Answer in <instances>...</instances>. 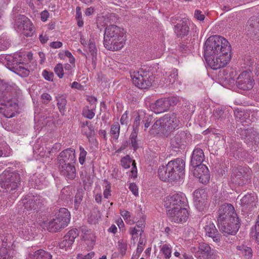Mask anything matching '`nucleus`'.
Returning a JSON list of instances; mask_svg holds the SVG:
<instances>
[{
    "label": "nucleus",
    "mask_w": 259,
    "mask_h": 259,
    "mask_svg": "<svg viewBox=\"0 0 259 259\" xmlns=\"http://www.w3.org/2000/svg\"><path fill=\"white\" fill-rule=\"evenodd\" d=\"M231 47L229 42L220 35L208 37L204 45V57L213 70L224 67L231 59Z\"/></svg>",
    "instance_id": "1"
},
{
    "label": "nucleus",
    "mask_w": 259,
    "mask_h": 259,
    "mask_svg": "<svg viewBox=\"0 0 259 259\" xmlns=\"http://www.w3.org/2000/svg\"><path fill=\"white\" fill-rule=\"evenodd\" d=\"M217 213L220 230L224 235H235L240 223L234 206L230 203H224L220 206Z\"/></svg>",
    "instance_id": "2"
},
{
    "label": "nucleus",
    "mask_w": 259,
    "mask_h": 259,
    "mask_svg": "<svg viewBox=\"0 0 259 259\" xmlns=\"http://www.w3.org/2000/svg\"><path fill=\"white\" fill-rule=\"evenodd\" d=\"M124 30L115 25L107 26L104 31V45L109 51H116L121 49L125 41Z\"/></svg>",
    "instance_id": "3"
},
{
    "label": "nucleus",
    "mask_w": 259,
    "mask_h": 259,
    "mask_svg": "<svg viewBox=\"0 0 259 259\" xmlns=\"http://www.w3.org/2000/svg\"><path fill=\"white\" fill-rule=\"evenodd\" d=\"M185 162L182 158H178L171 160L166 166H159L158 175L164 181H175L182 177L185 172Z\"/></svg>",
    "instance_id": "4"
},
{
    "label": "nucleus",
    "mask_w": 259,
    "mask_h": 259,
    "mask_svg": "<svg viewBox=\"0 0 259 259\" xmlns=\"http://www.w3.org/2000/svg\"><path fill=\"white\" fill-rule=\"evenodd\" d=\"M70 214L66 208H60L56 212L55 218L45 224L50 232H57L66 227L70 222Z\"/></svg>",
    "instance_id": "5"
},
{
    "label": "nucleus",
    "mask_w": 259,
    "mask_h": 259,
    "mask_svg": "<svg viewBox=\"0 0 259 259\" xmlns=\"http://www.w3.org/2000/svg\"><path fill=\"white\" fill-rule=\"evenodd\" d=\"M45 199L40 195H26L19 202L27 211H38L44 205Z\"/></svg>",
    "instance_id": "6"
},
{
    "label": "nucleus",
    "mask_w": 259,
    "mask_h": 259,
    "mask_svg": "<svg viewBox=\"0 0 259 259\" xmlns=\"http://www.w3.org/2000/svg\"><path fill=\"white\" fill-rule=\"evenodd\" d=\"M178 102V99L175 97L160 98L151 104L150 108L155 113H161L168 110L170 106H175Z\"/></svg>",
    "instance_id": "7"
},
{
    "label": "nucleus",
    "mask_w": 259,
    "mask_h": 259,
    "mask_svg": "<svg viewBox=\"0 0 259 259\" xmlns=\"http://www.w3.org/2000/svg\"><path fill=\"white\" fill-rule=\"evenodd\" d=\"M19 176L16 174H13L8 171H4L0 175V185L2 188L6 190L7 192L15 194L13 191L18 187L17 182L14 180Z\"/></svg>",
    "instance_id": "8"
},
{
    "label": "nucleus",
    "mask_w": 259,
    "mask_h": 259,
    "mask_svg": "<svg viewBox=\"0 0 259 259\" xmlns=\"http://www.w3.org/2000/svg\"><path fill=\"white\" fill-rule=\"evenodd\" d=\"M5 89L6 91L7 94H4L2 105L5 106L8 110L12 112L10 115H5L7 117H12L14 116V111H15L18 107V101L16 98L12 97L10 95H8V91L9 87L6 84H3L0 82V92H4L3 90Z\"/></svg>",
    "instance_id": "9"
},
{
    "label": "nucleus",
    "mask_w": 259,
    "mask_h": 259,
    "mask_svg": "<svg viewBox=\"0 0 259 259\" xmlns=\"http://www.w3.org/2000/svg\"><path fill=\"white\" fill-rule=\"evenodd\" d=\"M164 125V136L168 137L175 130L178 128L181 123L179 118L175 113H169L161 117Z\"/></svg>",
    "instance_id": "10"
},
{
    "label": "nucleus",
    "mask_w": 259,
    "mask_h": 259,
    "mask_svg": "<svg viewBox=\"0 0 259 259\" xmlns=\"http://www.w3.org/2000/svg\"><path fill=\"white\" fill-rule=\"evenodd\" d=\"M142 70L131 73V77L136 86L141 89H145L152 84V79L147 73H143Z\"/></svg>",
    "instance_id": "11"
},
{
    "label": "nucleus",
    "mask_w": 259,
    "mask_h": 259,
    "mask_svg": "<svg viewBox=\"0 0 259 259\" xmlns=\"http://www.w3.org/2000/svg\"><path fill=\"white\" fill-rule=\"evenodd\" d=\"M246 170L247 168L241 166L233 168L231 176V183L238 186H242L245 184L248 179Z\"/></svg>",
    "instance_id": "12"
},
{
    "label": "nucleus",
    "mask_w": 259,
    "mask_h": 259,
    "mask_svg": "<svg viewBox=\"0 0 259 259\" xmlns=\"http://www.w3.org/2000/svg\"><path fill=\"white\" fill-rule=\"evenodd\" d=\"M15 25L19 30L22 31L23 34L26 37L33 34L34 26L30 20L24 15H20L17 17Z\"/></svg>",
    "instance_id": "13"
},
{
    "label": "nucleus",
    "mask_w": 259,
    "mask_h": 259,
    "mask_svg": "<svg viewBox=\"0 0 259 259\" xmlns=\"http://www.w3.org/2000/svg\"><path fill=\"white\" fill-rule=\"evenodd\" d=\"M167 214L171 222L176 223L186 222L189 217L188 211L185 207L167 209Z\"/></svg>",
    "instance_id": "14"
},
{
    "label": "nucleus",
    "mask_w": 259,
    "mask_h": 259,
    "mask_svg": "<svg viewBox=\"0 0 259 259\" xmlns=\"http://www.w3.org/2000/svg\"><path fill=\"white\" fill-rule=\"evenodd\" d=\"M201 222L205 235L211 237L213 241L219 242L221 240V235L217 229L212 220L207 217L202 219Z\"/></svg>",
    "instance_id": "15"
},
{
    "label": "nucleus",
    "mask_w": 259,
    "mask_h": 259,
    "mask_svg": "<svg viewBox=\"0 0 259 259\" xmlns=\"http://www.w3.org/2000/svg\"><path fill=\"white\" fill-rule=\"evenodd\" d=\"M254 84V80L251 72L247 71L241 72L236 81L237 87L244 91L252 89Z\"/></svg>",
    "instance_id": "16"
},
{
    "label": "nucleus",
    "mask_w": 259,
    "mask_h": 259,
    "mask_svg": "<svg viewBox=\"0 0 259 259\" xmlns=\"http://www.w3.org/2000/svg\"><path fill=\"white\" fill-rule=\"evenodd\" d=\"M187 199L183 193L175 194L166 198L165 206L167 209L173 208L185 207L187 206Z\"/></svg>",
    "instance_id": "17"
},
{
    "label": "nucleus",
    "mask_w": 259,
    "mask_h": 259,
    "mask_svg": "<svg viewBox=\"0 0 259 259\" xmlns=\"http://www.w3.org/2000/svg\"><path fill=\"white\" fill-rule=\"evenodd\" d=\"M247 36L253 40L259 39V18L251 17L246 26Z\"/></svg>",
    "instance_id": "18"
},
{
    "label": "nucleus",
    "mask_w": 259,
    "mask_h": 259,
    "mask_svg": "<svg viewBox=\"0 0 259 259\" xmlns=\"http://www.w3.org/2000/svg\"><path fill=\"white\" fill-rule=\"evenodd\" d=\"M193 173L194 177L197 178L201 183L207 184L210 179L208 168L205 164L193 166Z\"/></svg>",
    "instance_id": "19"
},
{
    "label": "nucleus",
    "mask_w": 259,
    "mask_h": 259,
    "mask_svg": "<svg viewBox=\"0 0 259 259\" xmlns=\"http://www.w3.org/2000/svg\"><path fill=\"white\" fill-rule=\"evenodd\" d=\"M75 150L73 148H68L62 151L57 157L58 165L75 163Z\"/></svg>",
    "instance_id": "20"
},
{
    "label": "nucleus",
    "mask_w": 259,
    "mask_h": 259,
    "mask_svg": "<svg viewBox=\"0 0 259 259\" xmlns=\"http://www.w3.org/2000/svg\"><path fill=\"white\" fill-rule=\"evenodd\" d=\"M189 141V134L184 131H179L170 139L171 146L176 148H179L185 145Z\"/></svg>",
    "instance_id": "21"
},
{
    "label": "nucleus",
    "mask_w": 259,
    "mask_h": 259,
    "mask_svg": "<svg viewBox=\"0 0 259 259\" xmlns=\"http://www.w3.org/2000/svg\"><path fill=\"white\" fill-rule=\"evenodd\" d=\"M10 63L11 62L8 63V68L12 71L23 77L29 75V70L23 66V62L15 60L11 64Z\"/></svg>",
    "instance_id": "22"
},
{
    "label": "nucleus",
    "mask_w": 259,
    "mask_h": 259,
    "mask_svg": "<svg viewBox=\"0 0 259 259\" xmlns=\"http://www.w3.org/2000/svg\"><path fill=\"white\" fill-rule=\"evenodd\" d=\"M256 196L252 193H247L245 195L240 199V205L242 207V210L247 212L251 210L255 206V201L256 200Z\"/></svg>",
    "instance_id": "23"
},
{
    "label": "nucleus",
    "mask_w": 259,
    "mask_h": 259,
    "mask_svg": "<svg viewBox=\"0 0 259 259\" xmlns=\"http://www.w3.org/2000/svg\"><path fill=\"white\" fill-rule=\"evenodd\" d=\"M73 164L58 165V168L61 175L67 179L73 180L76 177V168Z\"/></svg>",
    "instance_id": "24"
},
{
    "label": "nucleus",
    "mask_w": 259,
    "mask_h": 259,
    "mask_svg": "<svg viewBox=\"0 0 259 259\" xmlns=\"http://www.w3.org/2000/svg\"><path fill=\"white\" fill-rule=\"evenodd\" d=\"M213 254V250L211 249L210 246L205 243L199 244L198 250L196 252V256L200 259H208Z\"/></svg>",
    "instance_id": "25"
},
{
    "label": "nucleus",
    "mask_w": 259,
    "mask_h": 259,
    "mask_svg": "<svg viewBox=\"0 0 259 259\" xmlns=\"http://www.w3.org/2000/svg\"><path fill=\"white\" fill-rule=\"evenodd\" d=\"M230 152L236 159L240 160L245 159L247 154V151L243 149L241 144L238 142L231 143Z\"/></svg>",
    "instance_id": "26"
},
{
    "label": "nucleus",
    "mask_w": 259,
    "mask_h": 259,
    "mask_svg": "<svg viewBox=\"0 0 259 259\" xmlns=\"http://www.w3.org/2000/svg\"><path fill=\"white\" fill-rule=\"evenodd\" d=\"M188 20L183 18L177 23L174 26V31L178 37H184L188 34L189 27L188 24Z\"/></svg>",
    "instance_id": "27"
},
{
    "label": "nucleus",
    "mask_w": 259,
    "mask_h": 259,
    "mask_svg": "<svg viewBox=\"0 0 259 259\" xmlns=\"http://www.w3.org/2000/svg\"><path fill=\"white\" fill-rule=\"evenodd\" d=\"M239 134L247 144H252L256 137V133L252 128H240Z\"/></svg>",
    "instance_id": "28"
},
{
    "label": "nucleus",
    "mask_w": 259,
    "mask_h": 259,
    "mask_svg": "<svg viewBox=\"0 0 259 259\" xmlns=\"http://www.w3.org/2000/svg\"><path fill=\"white\" fill-rule=\"evenodd\" d=\"M204 158L203 151L200 148L196 147L192 154L191 164L192 166L203 164L202 163Z\"/></svg>",
    "instance_id": "29"
},
{
    "label": "nucleus",
    "mask_w": 259,
    "mask_h": 259,
    "mask_svg": "<svg viewBox=\"0 0 259 259\" xmlns=\"http://www.w3.org/2000/svg\"><path fill=\"white\" fill-rule=\"evenodd\" d=\"M238 254L242 256L243 259H251L252 257V249L245 244H241L236 246Z\"/></svg>",
    "instance_id": "30"
},
{
    "label": "nucleus",
    "mask_w": 259,
    "mask_h": 259,
    "mask_svg": "<svg viewBox=\"0 0 259 259\" xmlns=\"http://www.w3.org/2000/svg\"><path fill=\"white\" fill-rule=\"evenodd\" d=\"M52 255L42 249L35 251L33 254H29L26 259H52Z\"/></svg>",
    "instance_id": "31"
},
{
    "label": "nucleus",
    "mask_w": 259,
    "mask_h": 259,
    "mask_svg": "<svg viewBox=\"0 0 259 259\" xmlns=\"http://www.w3.org/2000/svg\"><path fill=\"white\" fill-rule=\"evenodd\" d=\"M166 78H165L167 85L172 84L178 80V70L175 68L172 69L168 73H166Z\"/></svg>",
    "instance_id": "32"
},
{
    "label": "nucleus",
    "mask_w": 259,
    "mask_h": 259,
    "mask_svg": "<svg viewBox=\"0 0 259 259\" xmlns=\"http://www.w3.org/2000/svg\"><path fill=\"white\" fill-rule=\"evenodd\" d=\"M150 131L152 134L161 133L164 136L165 130H164V125L161 118L155 122L152 125Z\"/></svg>",
    "instance_id": "33"
},
{
    "label": "nucleus",
    "mask_w": 259,
    "mask_h": 259,
    "mask_svg": "<svg viewBox=\"0 0 259 259\" xmlns=\"http://www.w3.org/2000/svg\"><path fill=\"white\" fill-rule=\"evenodd\" d=\"M145 121V113L143 111H138L133 124V129L139 130V127L141 123L144 122Z\"/></svg>",
    "instance_id": "34"
},
{
    "label": "nucleus",
    "mask_w": 259,
    "mask_h": 259,
    "mask_svg": "<svg viewBox=\"0 0 259 259\" xmlns=\"http://www.w3.org/2000/svg\"><path fill=\"white\" fill-rule=\"evenodd\" d=\"M6 243L0 241V259H13L10 255L11 250L6 248Z\"/></svg>",
    "instance_id": "35"
},
{
    "label": "nucleus",
    "mask_w": 259,
    "mask_h": 259,
    "mask_svg": "<svg viewBox=\"0 0 259 259\" xmlns=\"http://www.w3.org/2000/svg\"><path fill=\"white\" fill-rule=\"evenodd\" d=\"M84 191L82 189H78L74 198V208L76 210L78 209L83 197Z\"/></svg>",
    "instance_id": "36"
},
{
    "label": "nucleus",
    "mask_w": 259,
    "mask_h": 259,
    "mask_svg": "<svg viewBox=\"0 0 259 259\" xmlns=\"http://www.w3.org/2000/svg\"><path fill=\"white\" fill-rule=\"evenodd\" d=\"M120 125L118 122H114L110 129V135L114 139L117 140L119 136Z\"/></svg>",
    "instance_id": "37"
},
{
    "label": "nucleus",
    "mask_w": 259,
    "mask_h": 259,
    "mask_svg": "<svg viewBox=\"0 0 259 259\" xmlns=\"http://www.w3.org/2000/svg\"><path fill=\"white\" fill-rule=\"evenodd\" d=\"M78 235L79 231L77 229L75 228L69 231L65 236L68 240V241L70 242V243L72 245L74 242V239L78 236Z\"/></svg>",
    "instance_id": "38"
},
{
    "label": "nucleus",
    "mask_w": 259,
    "mask_h": 259,
    "mask_svg": "<svg viewBox=\"0 0 259 259\" xmlns=\"http://www.w3.org/2000/svg\"><path fill=\"white\" fill-rule=\"evenodd\" d=\"M194 203L196 208L199 211H203L207 208V198L195 200Z\"/></svg>",
    "instance_id": "39"
},
{
    "label": "nucleus",
    "mask_w": 259,
    "mask_h": 259,
    "mask_svg": "<svg viewBox=\"0 0 259 259\" xmlns=\"http://www.w3.org/2000/svg\"><path fill=\"white\" fill-rule=\"evenodd\" d=\"M57 105L61 113H63L65 110L67 101L64 96H61L57 98Z\"/></svg>",
    "instance_id": "40"
},
{
    "label": "nucleus",
    "mask_w": 259,
    "mask_h": 259,
    "mask_svg": "<svg viewBox=\"0 0 259 259\" xmlns=\"http://www.w3.org/2000/svg\"><path fill=\"white\" fill-rule=\"evenodd\" d=\"M95 109H93L92 108H91L89 106H86L83 109L82 115L88 119H92L95 116Z\"/></svg>",
    "instance_id": "41"
},
{
    "label": "nucleus",
    "mask_w": 259,
    "mask_h": 259,
    "mask_svg": "<svg viewBox=\"0 0 259 259\" xmlns=\"http://www.w3.org/2000/svg\"><path fill=\"white\" fill-rule=\"evenodd\" d=\"M89 50L92 57V62H95L97 59V49L95 44L91 40L89 43Z\"/></svg>",
    "instance_id": "42"
},
{
    "label": "nucleus",
    "mask_w": 259,
    "mask_h": 259,
    "mask_svg": "<svg viewBox=\"0 0 259 259\" xmlns=\"http://www.w3.org/2000/svg\"><path fill=\"white\" fill-rule=\"evenodd\" d=\"M147 240L145 237L141 236L139 239V241L138 244V246L137 248V252L136 255L138 256V257L140 256L142 252L144 249V246L146 243Z\"/></svg>",
    "instance_id": "43"
},
{
    "label": "nucleus",
    "mask_w": 259,
    "mask_h": 259,
    "mask_svg": "<svg viewBox=\"0 0 259 259\" xmlns=\"http://www.w3.org/2000/svg\"><path fill=\"white\" fill-rule=\"evenodd\" d=\"M160 252L164 255L165 259H169L171 255V248L166 244L160 247Z\"/></svg>",
    "instance_id": "44"
},
{
    "label": "nucleus",
    "mask_w": 259,
    "mask_h": 259,
    "mask_svg": "<svg viewBox=\"0 0 259 259\" xmlns=\"http://www.w3.org/2000/svg\"><path fill=\"white\" fill-rule=\"evenodd\" d=\"M194 199L195 200H200L201 199L207 198V194L203 189H197L194 192Z\"/></svg>",
    "instance_id": "45"
},
{
    "label": "nucleus",
    "mask_w": 259,
    "mask_h": 259,
    "mask_svg": "<svg viewBox=\"0 0 259 259\" xmlns=\"http://www.w3.org/2000/svg\"><path fill=\"white\" fill-rule=\"evenodd\" d=\"M60 198L62 200L68 201L71 199V193L68 187L62 189L60 195Z\"/></svg>",
    "instance_id": "46"
},
{
    "label": "nucleus",
    "mask_w": 259,
    "mask_h": 259,
    "mask_svg": "<svg viewBox=\"0 0 259 259\" xmlns=\"http://www.w3.org/2000/svg\"><path fill=\"white\" fill-rule=\"evenodd\" d=\"M133 161H135L133 160L129 155H126L121 158V164L124 168H128L130 167L131 164H132Z\"/></svg>",
    "instance_id": "47"
},
{
    "label": "nucleus",
    "mask_w": 259,
    "mask_h": 259,
    "mask_svg": "<svg viewBox=\"0 0 259 259\" xmlns=\"http://www.w3.org/2000/svg\"><path fill=\"white\" fill-rule=\"evenodd\" d=\"M104 183H105V189L104 190L103 195L104 198L108 199L111 196V184L106 180H104Z\"/></svg>",
    "instance_id": "48"
},
{
    "label": "nucleus",
    "mask_w": 259,
    "mask_h": 259,
    "mask_svg": "<svg viewBox=\"0 0 259 259\" xmlns=\"http://www.w3.org/2000/svg\"><path fill=\"white\" fill-rule=\"evenodd\" d=\"M54 72L60 78H62L64 75V70L62 64L61 63L57 64L54 68Z\"/></svg>",
    "instance_id": "49"
},
{
    "label": "nucleus",
    "mask_w": 259,
    "mask_h": 259,
    "mask_svg": "<svg viewBox=\"0 0 259 259\" xmlns=\"http://www.w3.org/2000/svg\"><path fill=\"white\" fill-rule=\"evenodd\" d=\"M118 249L119 250L120 253L122 256L125 255L126 248H127V244L123 240H120L118 242Z\"/></svg>",
    "instance_id": "50"
},
{
    "label": "nucleus",
    "mask_w": 259,
    "mask_h": 259,
    "mask_svg": "<svg viewBox=\"0 0 259 259\" xmlns=\"http://www.w3.org/2000/svg\"><path fill=\"white\" fill-rule=\"evenodd\" d=\"M79 162L81 165H83L85 162L87 152L81 146L79 147Z\"/></svg>",
    "instance_id": "51"
},
{
    "label": "nucleus",
    "mask_w": 259,
    "mask_h": 259,
    "mask_svg": "<svg viewBox=\"0 0 259 259\" xmlns=\"http://www.w3.org/2000/svg\"><path fill=\"white\" fill-rule=\"evenodd\" d=\"M224 111L220 108H217L213 112V116L217 119H222L224 117Z\"/></svg>",
    "instance_id": "52"
},
{
    "label": "nucleus",
    "mask_w": 259,
    "mask_h": 259,
    "mask_svg": "<svg viewBox=\"0 0 259 259\" xmlns=\"http://www.w3.org/2000/svg\"><path fill=\"white\" fill-rule=\"evenodd\" d=\"M235 116L237 119L243 123L244 121H246L245 119L247 118V115L244 113V112L242 111H236L235 112Z\"/></svg>",
    "instance_id": "53"
},
{
    "label": "nucleus",
    "mask_w": 259,
    "mask_h": 259,
    "mask_svg": "<svg viewBox=\"0 0 259 259\" xmlns=\"http://www.w3.org/2000/svg\"><path fill=\"white\" fill-rule=\"evenodd\" d=\"M71 245L72 244L70 243V242L68 241V240L66 238L65 236H64L63 240L59 243V246L62 249H67L70 248Z\"/></svg>",
    "instance_id": "54"
},
{
    "label": "nucleus",
    "mask_w": 259,
    "mask_h": 259,
    "mask_svg": "<svg viewBox=\"0 0 259 259\" xmlns=\"http://www.w3.org/2000/svg\"><path fill=\"white\" fill-rule=\"evenodd\" d=\"M130 234L132 236V238L134 239V236L137 235L139 233H140V236H143L142 234L144 232V230H140L138 229L136 227L133 228L131 227L129 230Z\"/></svg>",
    "instance_id": "55"
},
{
    "label": "nucleus",
    "mask_w": 259,
    "mask_h": 259,
    "mask_svg": "<svg viewBox=\"0 0 259 259\" xmlns=\"http://www.w3.org/2000/svg\"><path fill=\"white\" fill-rule=\"evenodd\" d=\"M42 75L45 79L48 81L53 80L54 73L52 72H49L47 70H44L42 72Z\"/></svg>",
    "instance_id": "56"
},
{
    "label": "nucleus",
    "mask_w": 259,
    "mask_h": 259,
    "mask_svg": "<svg viewBox=\"0 0 259 259\" xmlns=\"http://www.w3.org/2000/svg\"><path fill=\"white\" fill-rule=\"evenodd\" d=\"M254 237L255 238V240L258 243H259V215L257 217V219L254 226Z\"/></svg>",
    "instance_id": "57"
},
{
    "label": "nucleus",
    "mask_w": 259,
    "mask_h": 259,
    "mask_svg": "<svg viewBox=\"0 0 259 259\" xmlns=\"http://www.w3.org/2000/svg\"><path fill=\"white\" fill-rule=\"evenodd\" d=\"M87 101L91 104V107H90L93 109H96L97 101V98L93 96H89L87 98Z\"/></svg>",
    "instance_id": "58"
},
{
    "label": "nucleus",
    "mask_w": 259,
    "mask_h": 259,
    "mask_svg": "<svg viewBox=\"0 0 259 259\" xmlns=\"http://www.w3.org/2000/svg\"><path fill=\"white\" fill-rule=\"evenodd\" d=\"M9 42L3 38H0V50H7L10 46Z\"/></svg>",
    "instance_id": "59"
},
{
    "label": "nucleus",
    "mask_w": 259,
    "mask_h": 259,
    "mask_svg": "<svg viewBox=\"0 0 259 259\" xmlns=\"http://www.w3.org/2000/svg\"><path fill=\"white\" fill-rule=\"evenodd\" d=\"M128 113L127 111H126L121 116V118L120 119V122L121 125H127L128 122Z\"/></svg>",
    "instance_id": "60"
},
{
    "label": "nucleus",
    "mask_w": 259,
    "mask_h": 259,
    "mask_svg": "<svg viewBox=\"0 0 259 259\" xmlns=\"http://www.w3.org/2000/svg\"><path fill=\"white\" fill-rule=\"evenodd\" d=\"M95 253L91 252L87 254H78L77 256V259H92L94 257Z\"/></svg>",
    "instance_id": "61"
},
{
    "label": "nucleus",
    "mask_w": 259,
    "mask_h": 259,
    "mask_svg": "<svg viewBox=\"0 0 259 259\" xmlns=\"http://www.w3.org/2000/svg\"><path fill=\"white\" fill-rule=\"evenodd\" d=\"M130 190L132 192L133 194L135 196H138L139 195L138 188L135 183H132L130 184Z\"/></svg>",
    "instance_id": "62"
},
{
    "label": "nucleus",
    "mask_w": 259,
    "mask_h": 259,
    "mask_svg": "<svg viewBox=\"0 0 259 259\" xmlns=\"http://www.w3.org/2000/svg\"><path fill=\"white\" fill-rule=\"evenodd\" d=\"M194 17L199 21H203L205 19V16L202 12L198 10H196L194 12Z\"/></svg>",
    "instance_id": "63"
},
{
    "label": "nucleus",
    "mask_w": 259,
    "mask_h": 259,
    "mask_svg": "<svg viewBox=\"0 0 259 259\" xmlns=\"http://www.w3.org/2000/svg\"><path fill=\"white\" fill-rule=\"evenodd\" d=\"M132 165L133 166L132 170L131 171V175L130 177H133L134 179L137 177V168L136 167V163L135 161H133V163L132 164Z\"/></svg>",
    "instance_id": "64"
}]
</instances>
